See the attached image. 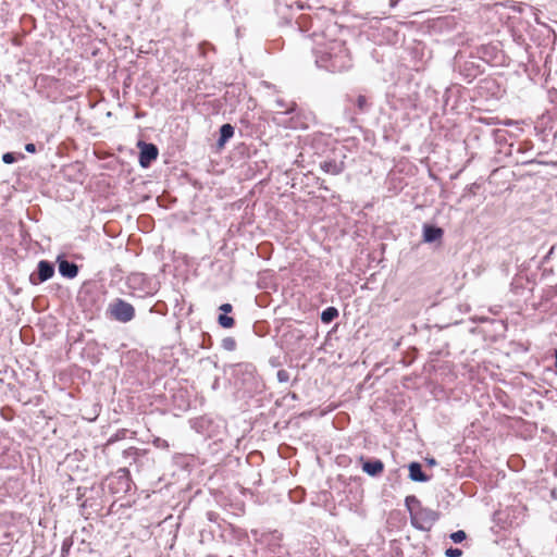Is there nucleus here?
Here are the masks:
<instances>
[{"label":"nucleus","instance_id":"412c9836","mask_svg":"<svg viewBox=\"0 0 557 557\" xmlns=\"http://www.w3.org/2000/svg\"><path fill=\"white\" fill-rule=\"evenodd\" d=\"M356 104L360 112H366L369 109L368 100L362 95L358 96Z\"/></svg>","mask_w":557,"mask_h":557},{"label":"nucleus","instance_id":"a211bd4d","mask_svg":"<svg viewBox=\"0 0 557 557\" xmlns=\"http://www.w3.org/2000/svg\"><path fill=\"white\" fill-rule=\"evenodd\" d=\"M449 539L454 542V543H461L463 542L466 539H467V534L463 530H458L456 532H453L450 535H449Z\"/></svg>","mask_w":557,"mask_h":557},{"label":"nucleus","instance_id":"f03ea898","mask_svg":"<svg viewBox=\"0 0 557 557\" xmlns=\"http://www.w3.org/2000/svg\"><path fill=\"white\" fill-rule=\"evenodd\" d=\"M109 492L113 495L127 494L132 490V479L127 468H120L106 480Z\"/></svg>","mask_w":557,"mask_h":557},{"label":"nucleus","instance_id":"f257e3e1","mask_svg":"<svg viewBox=\"0 0 557 557\" xmlns=\"http://www.w3.org/2000/svg\"><path fill=\"white\" fill-rule=\"evenodd\" d=\"M233 385L242 391L244 396L252 397L264 391L265 384L257 368L250 362H239L231 366Z\"/></svg>","mask_w":557,"mask_h":557},{"label":"nucleus","instance_id":"a878e982","mask_svg":"<svg viewBox=\"0 0 557 557\" xmlns=\"http://www.w3.org/2000/svg\"><path fill=\"white\" fill-rule=\"evenodd\" d=\"M25 150L28 153H35L36 152V145L33 144V143H28V144L25 145Z\"/></svg>","mask_w":557,"mask_h":557},{"label":"nucleus","instance_id":"5701e85b","mask_svg":"<svg viewBox=\"0 0 557 557\" xmlns=\"http://www.w3.org/2000/svg\"><path fill=\"white\" fill-rule=\"evenodd\" d=\"M462 555V550L457 547H449L445 550L446 557H460Z\"/></svg>","mask_w":557,"mask_h":557},{"label":"nucleus","instance_id":"7c9ffc66","mask_svg":"<svg viewBox=\"0 0 557 557\" xmlns=\"http://www.w3.org/2000/svg\"><path fill=\"white\" fill-rule=\"evenodd\" d=\"M555 373L557 375V349H555Z\"/></svg>","mask_w":557,"mask_h":557},{"label":"nucleus","instance_id":"473e14b6","mask_svg":"<svg viewBox=\"0 0 557 557\" xmlns=\"http://www.w3.org/2000/svg\"><path fill=\"white\" fill-rule=\"evenodd\" d=\"M535 161L534 160H530V161H524L523 163L524 164H531V163H534Z\"/></svg>","mask_w":557,"mask_h":557},{"label":"nucleus","instance_id":"1a4fd4ad","mask_svg":"<svg viewBox=\"0 0 557 557\" xmlns=\"http://www.w3.org/2000/svg\"><path fill=\"white\" fill-rule=\"evenodd\" d=\"M57 263L59 267V273L61 276L65 278H74L78 274V265L73 262L69 261L67 259L63 257L57 258Z\"/></svg>","mask_w":557,"mask_h":557},{"label":"nucleus","instance_id":"c756f323","mask_svg":"<svg viewBox=\"0 0 557 557\" xmlns=\"http://www.w3.org/2000/svg\"><path fill=\"white\" fill-rule=\"evenodd\" d=\"M399 0H389V7L395 8L398 4Z\"/></svg>","mask_w":557,"mask_h":557},{"label":"nucleus","instance_id":"393cba45","mask_svg":"<svg viewBox=\"0 0 557 557\" xmlns=\"http://www.w3.org/2000/svg\"><path fill=\"white\" fill-rule=\"evenodd\" d=\"M410 504L417 505L418 508L421 507L420 500L416 496H413V495L406 497V506L408 507V509L411 508Z\"/></svg>","mask_w":557,"mask_h":557},{"label":"nucleus","instance_id":"aec40b11","mask_svg":"<svg viewBox=\"0 0 557 557\" xmlns=\"http://www.w3.org/2000/svg\"><path fill=\"white\" fill-rule=\"evenodd\" d=\"M139 454V449L136 447H129L123 451V455L126 459H132L134 461L137 459Z\"/></svg>","mask_w":557,"mask_h":557},{"label":"nucleus","instance_id":"4be33fe9","mask_svg":"<svg viewBox=\"0 0 557 557\" xmlns=\"http://www.w3.org/2000/svg\"><path fill=\"white\" fill-rule=\"evenodd\" d=\"M276 377L280 383H287L289 381V373L288 371L281 369L277 371Z\"/></svg>","mask_w":557,"mask_h":557},{"label":"nucleus","instance_id":"9b49d317","mask_svg":"<svg viewBox=\"0 0 557 557\" xmlns=\"http://www.w3.org/2000/svg\"><path fill=\"white\" fill-rule=\"evenodd\" d=\"M408 470H409V479L413 482L424 483V482L430 481V479H431L429 475H426L423 472L422 466L418 461L410 462L408 466Z\"/></svg>","mask_w":557,"mask_h":557},{"label":"nucleus","instance_id":"39448f33","mask_svg":"<svg viewBox=\"0 0 557 557\" xmlns=\"http://www.w3.org/2000/svg\"><path fill=\"white\" fill-rule=\"evenodd\" d=\"M317 64L330 72H342L350 67V59L348 55H321Z\"/></svg>","mask_w":557,"mask_h":557},{"label":"nucleus","instance_id":"ddd939ff","mask_svg":"<svg viewBox=\"0 0 557 557\" xmlns=\"http://www.w3.org/2000/svg\"><path fill=\"white\" fill-rule=\"evenodd\" d=\"M444 235L443 228L432 225V224H424L423 225V240L425 243H435L440 240Z\"/></svg>","mask_w":557,"mask_h":557},{"label":"nucleus","instance_id":"f3484780","mask_svg":"<svg viewBox=\"0 0 557 557\" xmlns=\"http://www.w3.org/2000/svg\"><path fill=\"white\" fill-rule=\"evenodd\" d=\"M23 153H15V152H5L2 154V161L5 164H12L17 161V159H23Z\"/></svg>","mask_w":557,"mask_h":557},{"label":"nucleus","instance_id":"2f4dec72","mask_svg":"<svg viewBox=\"0 0 557 557\" xmlns=\"http://www.w3.org/2000/svg\"><path fill=\"white\" fill-rule=\"evenodd\" d=\"M277 104H278L280 107H282V108L285 106V104H284V102H283V100H277Z\"/></svg>","mask_w":557,"mask_h":557},{"label":"nucleus","instance_id":"20e7f679","mask_svg":"<svg viewBox=\"0 0 557 557\" xmlns=\"http://www.w3.org/2000/svg\"><path fill=\"white\" fill-rule=\"evenodd\" d=\"M109 312L121 323H127L135 318L134 306L122 298H116L109 305Z\"/></svg>","mask_w":557,"mask_h":557},{"label":"nucleus","instance_id":"c85d7f7f","mask_svg":"<svg viewBox=\"0 0 557 557\" xmlns=\"http://www.w3.org/2000/svg\"><path fill=\"white\" fill-rule=\"evenodd\" d=\"M426 463L429 466H435L437 462L434 458H426Z\"/></svg>","mask_w":557,"mask_h":557},{"label":"nucleus","instance_id":"9d476101","mask_svg":"<svg viewBox=\"0 0 557 557\" xmlns=\"http://www.w3.org/2000/svg\"><path fill=\"white\" fill-rule=\"evenodd\" d=\"M219 310L222 312L218 317V323L223 329H231L235 325L234 318L230 317L228 313L233 311V306L231 304H222L219 307Z\"/></svg>","mask_w":557,"mask_h":557},{"label":"nucleus","instance_id":"f8f14e48","mask_svg":"<svg viewBox=\"0 0 557 557\" xmlns=\"http://www.w3.org/2000/svg\"><path fill=\"white\" fill-rule=\"evenodd\" d=\"M320 169L327 174L338 175L345 170V163L335 159L324 160L320 163Z\"/></svg>","mask_w":557,"mask_h":557},{"label":"nucleus","instance_id":"cd10ccee","mask_svg":"<svg viewBox=\"0 0 557 557\" xmlns=\"http://www.w3.org/2000/svg\"><path fill=\"white\" fill-rule=\"evenodd\" d=\"M296 109V103H292L288 108H286V110L284 111L285 114H290L295 111Z\"/></svg>","mask_w":557,"mask_h":557},{"label":"nucleus","instance_id":"6e6552de","mask_svg":"<svg viewBox=\"0 0 557 557\" xmlns=\"http://www.w3.org/2000/svg\"><path fill=\"white\" fill-rule=\"evenodd\" d=\"M359 461L361 463L362 471L369 476H380L384 471V463L380 459L364 458L363 456H360Z\"/></svg>","mask_w":557,"mask_h":557},{"label":"nucleus","instance_id":"0eeeda50","mask_svg":"<svg viewBox=\"0 0 557 557\" xmlns=\"http://www.w3.org/2000/svg\"><path fill=\"white\" fill-rule=\"evenodd\" d=\"M137 147L139 148V165L144 169L149 168L159 156L158 147L154 144L143 140L138 141Z\"/></svg>","mask_w":557,"mask_h":557},{"label":"nucleus","instance_id":"7ed1b4c3","mask_svg":"<svg viewBox=\"0 0 557 557\" xmlns=\"http://www.w3.org/2000/svg\"><path fill=\"white\" fill-rule=\"evenodd\" d=\"M409 512L412 527L421 531H430L440 518L437 511L425 507H419L417 510L409 508Z\"/></svg>","mask_w":557,"mask_h":557},{"label":"nucleus","instance_id":"b1692460","mask_svg":"<svg viewBox=\"0 0 557 557\" xmlns=\"http://www.w3.org/2000/svg\"><path fill=\"white\" fill-rule=\"evenodd\" d=\"M153 444L156 447L158 448H163V449H168L169 448V443L168 441L163 440V438H160V437H157L154 441H153Z\"/></svg>","mask_w":557,"mask_h":557},{"label":"nucleus","instance_id":"bb28decb","mask_svg":"<svg viewBox=\"0 0 557 557\" xmlns=\"http://www.w3.org/2000/svg\"><path fill=\"white\" fill-rule=\"evenodd\" d=\"M86 490H87V487H78L77 488V500H81L82 497L85 496Z\"/></svg>","mask_w":557,"mask_h":557},{"label":"nucleus","instance_id":"6ab92c4d","mask_svg":"<svg viewBox=\"0 0 557 557\" xmlns=\"http://www.w3.org/2000/svg\"><path fill=\"white\" fill-rule=\"evenodd\" d=\"M72 545H73L72 537H65L63 540L62 546H61V557H65L69 554Z\"/></svg>","mask_w":557,"mask_h":557},{"label":"nucleus","instance_id":"dca6fc26","mask_svg":"<svg viewBox=\"0 0 557 557\" xmlns=\"http://www.w3.org/2000/svg\"><path fill=\"white\" fill-rule=\"evenodd\" d=\"M236 346V341L232 336L224 337L221 342V347L226 351H234Z\"/></svg>","mask_w":557,"mask_h":557},{"label":"nucleus","instance_id":"f704fd0d","mask_svg":"<svg viewBox=\"0 0 557 557\" xmlns=\"http://www.w3.org/2000/svg\"><path fill=\"white\" fill-rule=\"evenodd\" d=\"M228 557H233V556H228Z\"/></svg>","mask_w":557,"mask_h":557},{"label":"nucleus","instance_id":"72a5a7b5","mask_svg":"<svg viewBox=\"0 0 557 557\" xmlns=\"http://www.w3.org/2000/svg\"><path fill=\"white\" fill-rule=\"evenodd\" d=\"M87 506V500H85L83 504H82V507H86Z\"/></svg>","mask_w":557,"mask_h":557},{"label":"nucleus","instance_id":"2eb2a0df","mask_svg":"<svg viewBox=\"0 0 557 557\" xmlns=\"http://www.w3.org/2000/svg\"><path fill=\"white\" fill-rule=\"evenodd\" d=\"M339 312L335 307H327L321 312V321L329 324L338 317Z\"/></svg>","mask_w":557,"mask_h":557},{"label":"nucleus","instance_id":"423d86ee","mask_svg":"<svg viewBox=\"0 0 557 557\" xmlns=\"http://www.w3.org/2000/svg\"><path fill=\"white\" fill-rule=\"evenodd\" d=\"M55 273L54 264L48 260H40L37 269L29 275V283L34 286L47 282L52 278Z\"/></svg>","mask_w":557,"mask_h":557},{"label":"nucleus","instance_id":"4468645a","mask_svg":"<svg viewBox=\"0 0 557 557\" xmlns=\"http://www.w3.org/2000/svg\"><path fill=\"white\" fill-rule=\"evenodd\" d=\"M220 136L216 141L219 148H223L225 144L234 136L235 128L232 124L225 123L220 127Z\"/></svg>","mask_w":557,"mask_h":557}]
</instances>
